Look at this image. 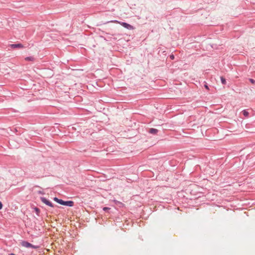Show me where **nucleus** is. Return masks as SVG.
<instances>
[{"instance_id": "nucleus-17", "label": "nucleus", "mask_w": 255, "mask_h": 255, "mask_svg": "<svg viewBox=\"0 0 255 255\" xmlns=\"http://www.w3.org/2000/svg\"><path fill=\"white\" fill-rule=\"evenodd\" d=\"M2 204L1 203V202H0V210L2 208Z\"/></svg>"}, {"instance_id": "nucleus-2", "label": "nucleus", "mask_w": 255, "mask_h": 255, "mask_svg": "<svg viewBox=\"0 0 255 255\" xmlns=\"http://www.w3.org/2000/svg\"><path fill=\"white\" fill-rule=\"evenodd\" d=\"M21 245L23 247H24L27 248H31L32 249H37L39 248L38 246H34L32 245L31 244L26 242V241H23L21 243Z\"/></svg>"}, {"instance_id": "nucleus-18", "label": "nucleus", "mask_w": 255, "mask_h": 255, "mask_svg": "<svg viewBox=\"0 0 255 255\" xmlns=\"http://www.w3.org/2000/svg\"><path fill=\"white\" fill-rule=\"evenodd\" d=\"M14 255V254H11V255Z\"/></svg>"}, {"instance_id": "nucleus-16", "label": "nucleus", "mask_w": 255, "mask_h": 255, "mask_svg": "<svg viewBox=\"0 0 255 255\" xmlns=\"http://www.w3.org/2000/svg\"><path fill=\"white\" fill-rule=\"evenodd\" d=\"M35 210L37 213H38L39 212V210L37 208H36Z\"/></svg>"}, {"instance_id": "nucleus-8", "label": "nucleus", "mask_w": 255, "mask_h": 255, "mask_svg": "<svg viewBox=\"0 0 255 255\" xmlns=\"http://www.w3.org/2000/svg\"><path fill=\"white\" fill-rule=\"evenodd\" d=\"M242 113L245 117L248 118L249 117V113L247 110H243L242 111Z\"/></svg>"}, {"instance_id": "nucleus-10", "label": "nucleus", "mask_w": 255, "mask_h": 255, "mask_svg": "<svg viewBox=\"0 0 255 255\" xmlns=\"http://www.w3.org/2000/svg\"><path fill=\"white\" fill-rule=\"evenodd\" d=\"M114 202H115V204H117V205H119V207H122L124 206V204L121 202L116 201V200H115Z\"/></svg>"}, {"instance_id": "nucleus-3", "label": "nucleus", "mask_w": 255, "mask_h": 255, "mask_svg": "<svg viewBox=\"0 0 255 255\" xmlns=\"http://www.w3.org/2000/svg\"><path fill=\"white\" fill-rule=\"evenodd\" d=\"M41 201L43 203H44V204H45L46 205H48V206H49L50 207H53V204L50 201H49V200H48L47 199H46L44 197H41Z\"/></svg>"}, {"instance_id": "nucleus-11", "label": "nucleus", "mask_w": 255, "mask_h": 255, "mask_svg": "<svg viewBox=\"0 0 255 255\" xmlns=\"http://www.w3.org/2000/svg\"><path fill=\"white\" fill-rule=\"evenodd\" d=\"M221 80L222 83L223 85H225L226 84V80H225V78H224L223 77H221Z\"/></svg>"}, {"instance_id": "nucleus-9", "label": "nucleus", "mask_w": 255, "mask_h": 255, "mask_svg": "<svg viewBox=\"0 0 255 255\" xmlns=\"http://www.w3.org/2000/svg\"><path fill=\"white\" fill-rule=\"evenodd\" d=\"M34 60V58L32 56L27 57L25 58V60H26V61H33Z\"/></svg>"}, {"instance_id": "nucleus-7", "label": "nucleus", "mask_w": 255, "mask_h": 255, "mask_svg": "<svg viewBox=\"0 0 255 255\" xmlns=\"http://www.w3.org/2000/svg\"><path fill=\"white\" fill-rule=\"evenodd\" d=\"M157 131H158V130L157 129L153 128H150L149 130V132L152 134H156V133H157Z\"/></svg>"}, {"instance_id": "nucleus-15", "label": "nucleus", "mask_w": 255, "mask_h": 255, "mask_svg": "<svg viewBox=\"0 0 255 255\" xmlns=\"http://www.w3.org/2000/svg\"><path fill=\"white\" fill-rule=\"evenodd\" d=\"M204 87H205V88L206 89H207V90H209V88L208 86L207 85H204Z\"/></svg>"}, {"instance_id": "nucleus-1", "label": "nucleus", "mask_w": 255, "mask_h": 255, "mask_svg": "<svg viewBox=\"0 0 255 255\" xmlns=\"http://www.w3.org/2000/svg\"><path fill=\"white\" fill-rule=\"evenodd\" d=\"M110 22H111L116 23H119L121 25L124 26V27H125V28H126L127 29H133V27L132 25L127 23H126V22H120V21H119L118 20H112V21H111Z\"/></svg>"}, {"instance_id": "nucleus-6", "label": "nucleus", "mask_w": 255, "mask_h": 255, "mask_svg": "<svg viewBox=\"0 0 255 255\" xmlns=\"http://www.w3.org/2000/svg\"><path fill=\"white\" fill-rule=\"evenodd\" d=\"M54 200L61 205H64V201H63L61 199H59L57 198V197H55L54 198Z\"/></svg>"}, {"instance_id": "nucleus-5", "label": "nucleus", "mask_w": 255, "mask_h": 255, "mask_svg": "<svg viewBox=\"0 0 255 255\" xmlns=\"http://www.w3.org/2000/svg\"><path fill=\"white\" fill-rule=\"evenodd\" d=\"M64 205L69 207H72L74 205V202L72 201H64Z\"/></svg>"}, {"instance_id": "nucleus-12", "label": "nucleus", "mask_w": 255, "mask_h": 255, "mask_svg": "<svg viewBox=\"0 0 255 255\" xmlns=\"http://www.w3.org/2000/svg\"><path fill=\"white\" fill-rule=\"evenodd\" d=\"M110 209V208H109V207H104V208H103V210L105 211H108Z\"/></svg>"}, {"instance_id": "nucleus-14", "label": "nucleus", "mask_w": 255, "mask_h": 255, "mask_svg": "<svg viewBox=\"0 0 255 255\" xmlns=\"http://www.w3.org/2000/svg\"><path fill=\"white\" fill-rule=\"evenodd\" d=\"M170 58L171 59L173 60L174 59V56L173 55H171L170 56Z\"/></svg>"}, {"instance_id": "nucleus-4", "label": "nucleus", "mask_w": 255, "mask_h": 255, "mask_svg": "<svg viewBox=\"0 0 255 255\" xmlns=\"http://www.w3.org/2000/svg\"><path fill=\"white\" fill-rule=\"evenodd\" d=\"M12 48H23V45L21 44H12L10 45Z\"/></svg>"}, {"instance_id": "nucleus-13", "label": "nucleus", "mask_w": 255, "mask_h": 255, "mask_svg": "<svg viewBox=\"0 0 255 255\" xmlns=\"http://www.w3.org/2000/svg\"><path fill=\"white\" fill-rule=\"evenodd\" d=\"M250 81L252 83V84H255V81L253 79H250Z\"/></svg>"}]
</instances>
